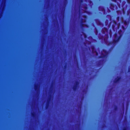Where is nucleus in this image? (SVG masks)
Here are the masks:
<instances>
[{
  "label": "nucleus",
  "mask_w": 130,
  "mask_h": 130,
  "mask_svg": "<svg viewBox=\"0 0 130 130\" xmlns=\"http://www.w3.org/2000/svg\"><path fill=\"white\" fill-rule=\"evenodd\" d=\"M123 32L121 29H120L118 31V33L119 35L118 36L117 34L115 33L113 35L114 38L116 39L118 41H119L123 35Z\"/></svg>",
  "instance_id": "1"
},
{
  "label": "nucleus",
  "mask_w": 130,
  "mask_h": 130,
  "mask_svg": "<svg viewBox=\"0 0 130 130\" xmlns=\"http://www.w3.org/2000/svg\"><path fill=\"white\" fill-rule=\"evenodd\" d=\"M119 42V41H118L117 39L114 38V39H113L112 41H110L109 42L108 44H107L108 45H112V44H113V45H114L113 46L111 47V48L112 49L113 48L116 44L118 43Z\"/></svg>",
  "instance_id": "2"
},
{
  "label": "nucleus",
  "mask_w": 130,
  "mask_h": 130,
  "mask_svg": "<svg viewBox=\"0 0 130 130\" xmlns=\"http://www.w3.org/2000/svg\"><path fill=\"white\" fill-rule=\"evenodd\" d=\"M79 84V82L78 81H76L75 84L72 87L74 91H75L77 90Z\"/></svg>",
  "instance_id": "3"
},
{
  "label": "nucleus",
  "mask_w": 130,
  "mask_h": 130,
  "mask_svg": "<svg viewBox=\"0 0 130 130\" xmlns=\"http://www.w3.org/2000/svg\"><path fill=\"white\" fill-rule=\"evenodd\" d=\"M110 9L113 10H114L115 9L117 10L118 9V7L116 5L113 3L110 4Z\"/></svg>",
  "instance_id": "4"
},
{
  "label": "nucleus",
  "mask_w": 130,
  "mask_h": 130,
  "mask_svg": "<svg viewBox=\"0 0 130 130\" xmlns=\"http://www.w3.org/2000/svg\"><path fill=\"white\" fill-rule=\"evenodd\" d=\"M51 100V99L50 98H48V99L46 103V104L45 108L46 109H48L49 107V105L50 103V101Z\"/></svg>",
  "instance_id": "5"
},
{
  "label": "nucleus",
  "mask_w": 130,
  "mask_h": 130,
  "mask_svg": "<svg viewBox=\"0 0 130 130\" xmlns=\"http://www.w3.org/2000/svg\"><path fill=\"white\" fill-rule=\"evenodd\" d=\"M121 79V77L118 76L117 78L115 79L113 81V82L115 83H117L119 82Z\"/></svg>",
  "instance_id": "6"
},
{
  "label": "nucleus",
  "mask_w": 130,
  "mask_h": 130,
  "mask_svg": "<svg viewBox=\"0 0 130 130\" xmlns=\"http://www.w3.org/2000/svg\"><path fill=\"white\" fill-rule=\"evenodd\" d=\"M130 22V19L129 18L128 19V20L127 21L126 20H125L122 21V23H123L124 25H127Z\"/></svg>",
  "instance_id": "7"
},
{
  "label": "nucleus",
  "mask_w": 130,
  "mask_h": 130,
  "mask_svg": "<svg viewBox=\"0 0 130 130\" xmlns=\"http://www.w3.org/2000/svg\"><path fill=\"white\" fill-rule=\"evenodd\" d=\"M96 24L98 25H102V23L101 21L98 19H96L94 20Z\"/></svg>",
  "instance_id": "8"
},
{
  "label": "nucleus",
  "mask_w": 130,
  "mask_h": 130,
  "mask_svg": "<svg viewBox=\"0 0 130 130\" xmlns=\"http://www.w3.org/2000/svg\"><path fill=\"white\" fill-rule=\"evenodd\" d=\"M98 9L100 11H105L104 7L102 6H100L98 7Z\"/></svg>",
  "instance_id": "9"
},
{
  "label": "nucleus",
  "mask_w": 130,
  "mask_h": 130,
  "mask_svg": "<svg viewBox=\"0 0 130 130\" xmlns=\"http://www.w3.org/2000/svg\"><path fill=\"white\" fill-rule=\"evenodd\" d=\"M106 57V55H105L103 54H102L101 56H99L98 57V58H105Z\"/></svg>",
  "instance_id": "10"
},
{
  "label": "nucleus",
  "mask_w": 130,
  "mask_h": 130,
  "mask_svg": "<svg viewBox=\"0 0 130 130\" xmlns=\"http://www.w3.org/2000/svg\"><path fill=\"white\" fill-rule=\"evenodd\" d=\"M103 52H104V53H105V54L106 55V57H107V56L108 55L109 53L106 50L103 49Z\"/></svg>",
  "instance_id": "11"
},
{
  "label": "nucleus",
  "mask_w": 130,
  "mask_h": 130,
  "mask_svg": "<svg viewBox=\"0 0 130 130\" xmlns=\"http://www.w3.org/2000/svg\"><path fill=\"white\" fill-rule=\"evenodd\" d=\"M102 61V60H99L98 63L97 64V66H98L99 67L102 65V64L101 63V62Z\"/></svg>",
  "instance_id": "12"
},
{
  "label": "nucleus",
  "mask_w": 130,
  "mask_h": 130,
  "mask_svg": "<svg viewBox=\"0 0 130 130\" xmlns=\"http://www.w3.org/2000/svg\"><path fill=\"white\" fill-rule=\"evenodd\" d=\"M38 85L37 84L35 85L34 88L35 91H37L38 89Z\"/></svg>",
  "instance_id": "13"
},
{
  "label": "nucleus",
  "mask_w": 130,
  "mask_h": 130,
  "mask_svg": "<svg viewBox=\"0 0 130 130\" xmlns=\"http://www.w3.org/2000/svg\"><path fill=\"white\" fill-rule=\"evenodd\" d=\"M115 26L116 25H115L114 24H112V29L114 31H115L116 29Z\"/></svg>",
  "instance_id": "14"
},
{
  "label": "nucleus",
  "mask_w": 130,
  "mask_h": 130,
  "mask_svg": "<svg viewBox=\"0 0 130 130\" xmlns=\"http://www.w3.org/2000/svg\"><path fill=\"white\" fill-rule=\"evenodd\" d=\"M81 26L82 27H84V26H86L87 27H88V25L86 24H85L83 23H82L81 24Z\"/></svg>",
  "instance_id": "15"
},
{
  "label": "nucleus",
  "mask_w": 130,
  "mask_h": 130,
  "mask_svg": "<svg viewBox=\"0 0 130 130\" xmlns=\"http://www.w3.org/2000/svg\"><path fill=\"white\" fill-rule=\"evenodd\" d=\"M111 1H112V2H115V3H117V5H118L120 7V4H119L117 2V0H111Z\"/></svg>",
  "instance_id": "16"
},
{
  "label": "nucleus",
  "mask_w": 130,
  "mask_h": 130,
  "mask_svg": "<svg viewBox=\"0 0 130 130\" xmlns=\"http://www.w3.org/2000/svg\"><path fill=\"white\" fill-rule=\"evenodd\" d=\"M130 14V9H129L127 11V16H128Z\"/></svg>",
  "instance_id": "17"
},
{
  "label": "nucleus",
  "mask_w": 130,
  "mask_h": 130,
  "mask_svg": "<svg viewBox=\"0 0 130 130\" xmlns=\"http://www.w3.org/2000/svg\"><path fill=\"white\" fill-rule=\"evenodd\" d=\"M101 32L103 34H105V32L104 30V28H103L101 30Z\"/></svg>",
  "instance_id": "18"
},
{
  "label": "nucleus",
  "mask_w": 130,
  "mask_h": 130,
  "mask_svg": "<svg viewBox=\"0 0 130 130\" xmlns=\"http://www.w3.org/2000/svg\"><path fill=\"white\" fill-rule=\"evenodd\" d=\"M83 35H84V38H87V35H86V34L85 33L83 32Z\"/></svg>",
  "instance_id": "19"
},
{
  "label": "nucleus",
  "mask_w": 130,
  "mask_h": 130,
  "mask_svg": "<svg viewBox=\"0 0 130 130\" xmlns=\"http://www.w3.org/2000/svg\"><path fill=\"white\" fill-rule=\"evenodd\" d=\"M103 28H104V30L105 31V32H107L108 31V29L107 28L105 27H104Z\"/></svg>",
  "instance_id": "20"
},
{
  "label": "nucleus",
  "mask_w": 130,
  "mask_h": 130,
  "mask_svg": "<svg viewBox=\"0 0 130 130\" xmlns=\"http://www.w3.org/2000/svg\"><path fill=\"white\" fill-rule=\"evenodd\" d=\"M86 21L85 20H84L83 19H81V22L82 23H83L85 22Z\"/></svg>",
  "instance_id": "21"
},
{
  "label": "nucleus",
  "mask_w": 130,
  "mask_h": 130,
  "mask_svg": "<svg viewBox=\"0 0 130 130\" xmlns=\"http://www.w3.org/2000/svg\"><path fill=\"white\" fill-rule=\"evenodd\" d=\"M84 12L85 13L88 14H90L91 13L90 12L87 11H85Z\"/></svg>",
  "instance_id": "22"
},
{
  "label": "nucleus",
  "mask_w": 130,
  "mask_h": 130,
  "mask_svg": "<svg viewBox=\"0 0 130 130\" xmlns=\"http://www.w3.org/2000/svg\"><path fill=\"white\" fill-rule=\"evenodd\" d=\"M31 115L33 117H34L35 116V114L34 112L32 113Z\"/></svg>",
  "instance_id": "23"
},
{
  "label": "nucleus",
  "mask_w": 130,
  "mask_h": 130,
  "mask_svg": "<svg viewBox=\"0 0 130 130\" xmlns=\"http://www.w3.org/2000/svg\"><path fill=\"white\" fill-rule=\"evenodd\" d=\"M91 48L92 51H93L94 50L95 47L94 46H91Z\"/></svg>",
  "instance_id": "24"
},
{
  "label": "nucleus",
  "mask_w": 130,
  "mask_h": 130,
  "mask_svg": "<svg viewBox=\"0 0 130 130\" xmlns=\"http://www.w3.org/2000/svg\"><path fill=\"white\" fill-rule=\"evenodd\" d=\"M116 19L118 21H119L120 20V17L119 16L117 17L116 18Z\"/></svg>",
  "instance_id": "25"
},
{
  "label": "nucleus",
  "mask_w": 130,
  "mask_h": 130,
  "mask_svg": "<svg viewBox=\"0 0 130 130\" xmlns=\"http://www.w3.org/2000/svg\"><path fill=\"white\" fill-rule=\"evenodd\" d=\"M83 18L85 19H86L87 18V15H83Z\"/></svg>",
  "instance_id": "26"
},
{
  "label": "nucleus",
  "mask_w": 130,
  "mask_h": 130,
  "mask_svg": "<svg viewBox=\"0 0 130 130\" xmlns=\"http://www.w3.org/2000/svg\"><path fill=\"white\" fill-rule=\"evenodd\" d=\"M123 19H124L123 17L122 16L121 17V22L122 23V21H124Z\"/></svg>",
  "instance_id": "27"
},
{
  "label": "nucleus",
  "mask_w": 130,
  "mask_h": 130,
  "mask_svg": "<svg viewBox=\"0 0 130 130\" xmlns=\"http://www.w3.org/2000/svg\"><path fill=\"white\" fill-rule=\"evenodd\" d=\"M98 29L96 28H95V33L96 34H97L98 33Z\"/></svg>",
  "instance_id": "28"
},
{
  "label": "nucleus",
  "mask_w": 130,
  "mask_h": 130,
  "mask_svg": "<svg viewBox=\"0 0 130 130\" xmlns=\"http://www.w3.org/2000/svg\"><path fill=\"white\" fill-rule=\"evenodd\" d=\"M121 28L124 30H125V28L124 26L122 25L121 26Z\"/></svg>",
  "instance_id": "29"
},
{
  "label": "nucleus",
  "mask_w": 130,
  "mask_h": 130,
  "mask_svg": "<svg viewBox=\"0 0 130 130\" xmlns=\"http://www.w3.org/2000/svg\"><path fill=\"white\" fill-rule=\"evenodd\" d=\"M84 8L86 10H87V9L88 8V7L87 6H84Z\"/></svg>",
  "instance_id": "30"
},
{
  "label": "nucleus",
  "mask_w": 130,
  "mask_h": 130,
  "mask_svg": "<svg viewBox=\"0 0 130 130\" xmlns=\"http://www.w3.org/2000/svg\"><path fill=\"white\" fill-rule=\"evenodd\" d=\"M122 11H123V14H125V10H124V8H123L122 9Z\"/></svg>",
  "instance_id": "31"
},
{
  "label": "nucleus",
  "mask_w": 130,
  "mask_h": 130,
  "mask_svg": "<svg viewBox=\"0 0 130 130\" xmlns=\"http://www.w3.org/2000/svg\"><path fill=\"white\" fill-rule=\"evenodd\" d=\"M108 20H106V22H105V25H107L108 24Z\"/></svg>",
  "instance_id": "32"
},
{
  "label": "nucleus",
  "mask_w": 130,
  "mask_h": 130,
  "mask_svg": "<svg viewBox=\"0 0 130 130\" xmlns=\"http://www.w3.org/2000/svg\"><path fill=\"white\" fill-rule=\"evenodd\" d=\"M113 22L114 24L116 26L117 25V23L116 21H114Z\"/></svg>",
  "instance_id": "33"
},
{
  "label": "nucleus",
  "mask_w": 130,
  "mask_h": 130,
  "mask_svg": "<svg viewBox=\"0 0 130 130\" xmlns=\"http://www.w3.org/2000/svg\"><path fill=\"white\" fill-rule=\"evenodd\" d=\"M117 109H118V107L117 106H115V108L114 109L115 110H117Z\"/></svg>",
  "instance_id": "34"
},
{
  "label": "nucleus",
  "mask_w": 130,
  "mask_h": 130,
  "mask_svg": "<svg viewBox=\"0 0 130 130\" xmlns=\"http://www.w3.org/2000/svg\"><path fill=\"white\" fill-rule=\"evenodd\" d=\"M117 13L118 14L119 13H121V11L120 10H118L116 11Z\"/></svg>",
  "instance_id": "35"
},
{
  "label": "nucleus",
  "mask_w": 130,
  "mask_h": 130,
  "mask_svg": "<svg viewBox=\"0 0 130 130\" xmlns=\"http://www.w3.org/2000/svg\"><path fill=\"white\" fill-rule=\"evenodd\" d=\"M127 3L128 4H130V0H127Z\"/></svg>",
  "instance_id": "36"
},
{
  "label": "nucleus",
  "mask_w": 130,
  "mask_h": 130,
  "mask_svg": "<svg viewBox=\"0 0 130 130\" xmlns=\"http://www.w3.org/2000/svg\"><path fill=\"white\" fill-rule=\"evenodd\" d=\"M128 72H130V67H129L128 69Z\"/></svg>",
  "instance_id": "37"
},
{
  "label": "nucleus",
  "mask_w": 130,
  "mask_h": 130,
  "mask_svg": "<svg viewBox=\"0 0 130 130\" xmlns=\"http://www.w3.org/2000/svg\"><path fill=\"white\" fill-rule=\"evenodd\" d=\"M80 2L81 3H82L83 2V0H80Z\"/></svg>",
  "instance_id": "38"
},
{
  "label": "nucleus",
  "mask_w": 130,
  "mask_h": 130,
  "mask_svg": "<svg viewBox=\"0 0 130 130\" xmlns=\"http://www.w3.org/2000/svg\"><path fill=\"white\" fill-rule=\"evenodd\" d=\"M67 66L66 65H65L64 66V68L65 69H66L67 68Z\"/></svg>",
  "instance_id": "39"
},
{
  "label": "nucleus",
  "mask_w": 130,
  "mask_h": 130,
  "mask_svg": "<svg viewBox=\"0 0 130 130\" xmlns=\"http://www.w3.org/2000/svg\"><path fill=\"white\" fill-rule=\"evenodd\" d=\"M122 130H127L126 128H124Z\"/></svg>",
  "instance_id": "40"
},
{
  "label": "nucleus",
  "mask_w": 130,
  "mask_h": 130,
  "mask_svg": "<svg viewBox=\"0 0 130 130\" xmlns=\"http://www.w3.org/2000/svg\"><path fill=\"white\" fill-rule=\"evenodd\" d=\"M92 2V1H90V3H91Z\"/></svg>",
  "instance_id": "41"
},
{
  "label": "nucleus",
  "mask_w": 130,
  "mask_h": 130,
  "mask_svg": "<svg viewBox=\"0 0 130 130\" xmlns=\"http://www.w3.org/2000/svg\"><path fill=\"white\" fill-rule=\"evenodd\" d=\"M108 27H110V23L109 24V25H108Z\"/></svg>",
  "instance_id": "42"
},
{
  "label": "nucleus",
  "mask_w": 130,
  "mask_h": 130,
  "mask_svg": "<svg viewBox=\"0 0 130 130\" xmlns=\"http://www.w3.org/2000/svg\"><path fill=\"white\" fill-rule=\"evenodd\" d=\"M89 38H92V37H91V36H90V37H89Z\"/></svg>",
  "instance_id": "43"
},
{
  "label": "nucleus",
  "mask_w": 130,
  "mask_h": 130,
  "mask_svg": "<svg viewBox=\"0 0 130 130\" xmlns=\"http://www.w3.org/2000/svg\"><path fill=\"white\" fill-rule=\"evenodd\" d=\"M110 37H111V34H110Z\"/></svg>",
  "instance_id": "44"
},
{
  "label": "nucleus",
  "mask_w": 130,
  "mask_h": 130,
  "mask_svg": "<svg viewBox=\"0 0 130 130\" xmlns=\"http://www.w3.org/2000/svg\"><path fill=\"white\" fill-rule=\"evenodd\" d=\"M118 1H120V2H121V0H118Z\"/></svg>",
  "instance_id": "45"
},
{
  "label": "nucleus",
  "mask_w": 130,
  "mask_h": 130,
  "mask_svg": "<svg viewBox=\"0 0 130 130\" xmlns=\"http://www.w3.org/2000/svg\"><path fill=\"white\" fill-rule=\"evenodd\" d=\"M94 41H96V40H95V39H94Z\"/></svg>",
  "instance_id": "46"
},
{
  "label": "nucleus",
  "mask_w": 130,
  "mask_h": 130,
  "mask_svg": "<svg viewBox=\"0 0 130 130\" xmlns=\"http://www.w3.org/2000/svg\"><path fill=\"white\" fill-rule=\"evenodd\" d=\"M104 40L105 41V39H104Z\"/></svg>",
  "instance_id": "47"
}]
</instances>
